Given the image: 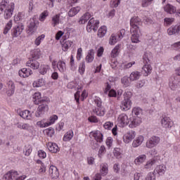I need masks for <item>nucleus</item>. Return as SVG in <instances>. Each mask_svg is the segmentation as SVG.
I'll return each mask as SVG.
<instances>
[{
    "label": "nucleus",
    "mask_w": 180,
    "mask_h": 180,
    "mask_svg": "<svg viewBox=\"0 0 180 180\" xmlns=\"http://www.w3.org/2000/svg\"><path fill=\"white\" fill-rule=\"evenodd\" d=\"M141 25V19L139 17H133L130 20L131 33L132 34L131 40L133 43H139V37H140V27Z\"/></svg>",
    "instance_id": "obj_1"
},
{
    "label": "nucleus",
    "mask_w": 180,
    "mask_h": 180,
    "mask_svg": "<svg viewBox=\"0 0 180 180\" xmlns=\"http://www.w3.org/2000/svg\"><path fill=\"white\" fill-rule=\"evenodd\" d=\"M4 11V18L11 19L12 15H13V11L15 9V4L9 3V0H4L0 4V12Z\"/></svg>",
    "instance_id": "obj_2"
},
{
    "label": "nucleus",
    "mask_w": 180,
    "mask_h": 180,
    "mask_svg": "<svg viewBox=\"0 0 180 180\" xmlns=\"http://www.w3.org/2000/svg\"><path fill=\"white\" fill-rule=\"evenodd\" d=\"M143 58L145 65L142 68V74L145 77H148L151 74V71H153V68L150 65V61L153 60V53L151 52H145Z\"/></svg>",
    "instance_id": "obj_3"
},
{
    "label": "nucleus",
    "mask_w": 180,
    "mask_h": 180,
    "mask_svg": "<svg viewBox=\"0 0 180 180\" xmlns=\"http://www.w3.org/2000/svg\"><path fill=\"white\" fill-rule=\"evenodd\" d=\"M49 99L47 100H41V103L39 105L37 111L35 112L36 117H41L43 115L46 113V112L49 111Z\"/></svg>",
    "instance_id": "obj_4"
},
{
    "label": "nucleus",
    "mask_w": 180,
    "mask_h": 180,
    "mask_svg": "<svg viewBox=\"0 0 180 180\" xmlns=\"http://www.w3.org/2000/svg\"><path fill=\"white\" fill-rule=\"evenodd\" d=\"M131 92L127 91L124 94V101H122L120 108L122 110H129L131 108Z\"/></svg>",
    "instance_id": "obj_5"
},
{
    "label": "nucleus",
    "mask_w": 180,
    "mask_h": 180,
    "mask_svg": "<svg viewBox=\"0 0 180 180\" xmlns=\"http://www.w3.org/2000/svg\"><path fill=\"white\" fill-rule=\"evenodd\" d=\"M4 179L5 180H24L25 178H26V176H19V174L18 172L15 170H11L8 172L4 176Z\"/></svg>",
    "instance_id": "obj_6"
},
{
    "label": "nucleus",
    "mask_w": 180,
    "mask_h": 180,
    "mask_svg": "<svg viewBox=\"0 0 180 180\" xmlns=\"http://www.w3.org/2000/svg\"><path fill=\"white\" fill-rule=\"evenodd\" d=\"M180 82L179 76H172L169 79V86L172 91H176Z\"/></svg>",
    "instance_id": "obj_7"
},
{
    "label": "nucleus",
    "mask_w": 180,
    "mask_h": 180,
    "mask_svg": "<svg viewBox=\"0 0 180 180\" xmlns=\"http://www.w3.org/2000/svg\"><path fill=\"white\" fill-rule=\"evenodd\" d=\"M160 137L153 136L146 141V146L147 148H154V147H157L160 144Z\"/></svg>",
    "instance_id": "obj_8"
},
{
    "label": "nucleus",
    "mask_w": 180,
    "mask_h": 180,
    "mask_svg": "<svg viewBox=\"0 0 180 180\" xmlns=\"http://www.w3.org/2000/svg\"><path fill=\"white\" fill-rule=\"evenodd\" d=\"M98 26H99V21L95 20L94 18H91L88 22V25L86 26V30L89 32H92V30L94 32H96V30H98Z\"/></svg>",
    "instance_id": "obj_9"
},
{
    "label": "nucleus",
    "mask_w": 180,
    "mask_h": 180,
    "mask_svg": "<svg viewBox=\"0 0 180 180\" xmlns=\"http://www.w3.org/2000/svg\"><path fill=\"white\" fill-rule=\"evenodd\" d=\"M141 124V117H136L133 116L129 120V127L131 129H134V127H137V126H140Z\"/></svg>",
    "instance_id": "obj_10"
},
{
    "label": "nucleus",
    "mask_w": 180,
    "mask_h": 180,
    "mask_svg": "<svg viewBox=\"0 0 180 180\" xmlns=\"http://www.w3.org/2000/svg\"><path fill=\"white\" fill-rule=\"evenodd\" d=\"M37 21L36 20V19H34V18L30 20V22L27 25V32L29 34H32V33H34V32L37 28Z\"/></svg>",
    "instance_id": "obj_11"
},
{
    "label": "nucleus",
    "mask_w": 180,
    "mask_h": 180,
    "mask_svg": "<svg viewBox=\"0 0 180 180\" xmlns=\"http://www.w3.org/2000/svg\"><path fill=\"white\" fill-rule=\"evenodd\" d=\"M118 123L120 124L122 127H124V126H127L129 123H130V120H129V117L126 114H121L118 116L117 118Z\"/></svg>",
    "instance_id": "obj_12"
},
{
    "label": "nucleus",
    "mask_w": 180,
    "mask_h": 180,
    "mask_svg": "<svg viewBox=\"0 0 180 180\" xmlns=\"http://www.w3.org/2000/svg\"><path fill=\"white\" fill-rule=\"evenodd\" d=\"M25 29V25L23 24H20L15 27H13L11 30V34L13 37H18L23 32Z\"/></svg>",
    "instance_id": "obj_13"
},
{
    "label": "nucleus",
    "mask_w": 180,
    "mask_h": 180,
    "mask_svg": "<svg viewBox=\"0 0 180 180\" xmlns=\"http://www.w3.org/2000/svg\"><path fill=\"white\" fill-rule=\"evenodd\" d=\"M161 124L165 129H171L174 126V122L168 117H165L161 120Z\"/></svg>",
    "instance_id": "obj_14"
},
{
    "label": "nucleus",
    "mask_w": 180,
    "mask_h": 180,
    "mask_svg": "<svg viewBox=\"0 0 180 180\" xmlns=\"http://www.w3.org/2000/svg\"><path fill=\"white\" fill-rule=\"evenodd\" d=\"M135 137L136 131H129L124 135L123 140L127 144H129V143H130V141H131V140H133Z\"/></svg>",
    "instance_id": "obj_15"
},
{
    "label": "nucleus",
    "mask_w": 180,
    "mask_h": 180,
    "mask_svg": "<svg viewBox=\"0 0 180 180\" xmlns=\"http://www.w3.org/2000/svg\"><path fill=\"white\" fill-rule=\"evenodd\" d=\"M33 99L34 105H39L42 102L41 101H47L49 98L47 97L41 98V94H40V92H37L34 94Z\"/></svg>",
    "instance_id": "obj_16"
},
{
    "label": "nucleus",
    "mask_w": 180,
    "mask_h": 180,
    "mask_svg": "<svg viewBox=\"0 0 180 180\" xmlns=\"http://www.w3.org/2000/svg\"><path fill=\"white\" fill-rule=\"evenodd\" d=\"M6 85L8 88V91H7L8 96H12L13 94H15V83L12 80H8L6 83Z\"/></svg>",
    "instance_id": "obj_17"
},
{
    "label": "nucleus",
    "mask_w": 180,
    "mask_h": 180,
    "mask_svg": "<svg viewBox=\"0 0 180 180\" xmlns=\"http://www.w3.org/2000/svg\"><path fill=\"white\" fill-rule=\"evenodd\" d=\"M90 136H92L97 143H102L103 141V134L99 131L91 132Z\"/></svg>",
    "instance_id": "obj_18"
},
{
    "label": "nucleus",
    "mask_w": 180,
    "mask_h": 180,
    "mask_svg": "<svg viewBox=\"0 0 180 180\" xmlns=\"http://www.w3.org/2000/svg\"><path fill=\"white\" fill-rule=\"evenodd\" d=\"M49 174L53 179H57L59 176L58 169L56 166L51 165L49 167Z\"/></svg>",
    "instance_id": "obj_19"
},
{
    "label": "nucleus",
    "mask_w": 180,
    "mask_h": 180,
    "mask_svg": "<svg viewBox=\"0 0 180 180\" xmlns=\"http://www.w3.org/2000/svg\"><path fill=\"white\" fill-rule=\"evenodd\" d=\"M144 141V136H139L136 137L132 142V147L134 148H137V147H140L143 142Z\"/></svg>",
    "instance_id": "obj_20"
},
{
    "label": "nucleus",
    "mask_w": 180,
    "mask_h": 180,
    "mask_svg": "<svg viewBox=\"0 0 180 180\" xmlns=\"http://www.w3.org/2000/svg\"><path fill=\"white\" fill-rule=\"evenodd\" d=\"M26 65L27 67L32 68V70H39V67H40V63L36 60H30L27 62Z\"/></svg>",
    "instance_id": "obj_21"
},
{
    "label": "nucleus",
    "mask_w": 180,
    "mask_h": 180,
    "mask_svg": "<svg viewBox=\"0 0 180 180\" xmlns=\"http://www.w3.org/2000/svg\"><path fill=\"white\" fill-rule=\"evenodd\" d=\"M165 171H167V167L164 165H160L156 167L154 170L153 174H158V175H164L165 174Z\"/></svg>",
    "instance_id": "obj_22"
},
{
    "label": "nucleus",
    "mask_w": 180,
    "mask_h": 180,
    "mask_svg": "<svg viewBox=\"0 0 180 180\" xmlns=\"http://www.w3.org/2000/svg\"><path fill=\"white\" fill-rule=\"evenodd\" d=\"M18 114L20 117H22V119H25L26 120H30L32 119V113L27 110L20 111Z\"/></svg>",
    "instance_id": "obj_23"
},
{
    "label": "nucleus",
    "mask_w": 180,
    "mask_h": 180,
    "mask_svg": "<svg viewBox=\"0 0 180 180\" xmlns=\"http://www.w3.org/2000/svg\"><path fill=\"white\" fill-rule=\"evenodd\" d=\"M47 148L51 153H58L60 151V148L54 143H48Z\"/></svg>",
    "instance_id": "obj_24"
},
{
    "label": "nucleus",
    "mask_w": 180,
    "mask_h": 180,
    "mask_svg": "<svg viewBox=\"0 0 180 180\" xmlns=\"http://www.w3.org/2000/svg\"><path fill=\"white\" fill-rule=\"evenodd\" d=\"M146 160H147V155H140L135 159L134 164L136 165H141V164L145 162Z\"/></svg>",
    "instance_id": "obj_25"
},
{
    "label": "nucleus",
    "mask_w": 180,
    "mask_h": 180,
    "mask_svg": "<svg viewBox=\"0 0 180 180\" xmlns=\"http://www.w3.org/2000/svg\"><path fill=\"white\" fill-rule=\"evenodd\" d=\"M141 77V72L139 71H134L130 74L129 79L130 81H137L140 79Z\"/></svg>",
    "instance_id": "obj_26"
},
{
    "label": "nucleus",
    "mask_w": 180,
    "mask_h": 180,
    "mask_svg": "<svg viewBox=\"0 0 180 180\" xmlns=\"http://www.w3.org/2000/svg\"><path fill=\"white\" fill-rule=\"evenodd\" d=\"M89 19H91V14L89 13H86L80 18L79 23V25H84V23H86Z\"/></svg>",
    "instance_id": "obj_27"
},
{
    "label": "nucleus",
    "mask_w": 180,
    "mask_h": 180,
    "mask_svg": "<svg viewBox=\"0 0 180 180\" xmlns=\"http://www.w3.org/2000/svg\"><path fill=\"white\" fill-rule=\"evenodd\" d=\"M157 162V160L155 159H150L146 162V163L144 165L145 169H151L154 165H155V163Z\"/></svg>",
    "instance_id": "obj_28"
},
{
    "label": "nucleus",
    "mask_w": 180,
    "mask_h": 180,
    "mask_svg": "<svg viewBox=\"0 0 180 180\" xmlns=\"http://www.w3.org/2000/svg\"><path fill=\"white\" fill-rule=\"evenodd\" d=\"M132 115L135 117H141V115H143V110H141L140 107H135L132 109Z\"/></svg>",
    "instance_id": "obj_29"
},
{
    "label": "nucleus",
    "mask_w": 180,
    "mask_h": 180,
    "mask_svg": "<svg viewBox=\"0 0 180 180\" xmlns=\"http://www.w3.org/2000/svg\"><path fill=\"white\" fill-rule=\"evenodd\" d=\"M165 11L167 13L172 14V13H175V12H176V8H175V6H174L171 4H167L165 7Z\"/></svg>",
    "instance_id": "obj_30"
},
{
    "label": "nucleus",
    "mask_w": 180,
    "mask_h": 180,
    "mask_svg": "<svg viewBox=\"0 0 180 180\" xmlns=\"http://www.w3.org/2000/svg\"><path fill=\"white\" fill-rule=\"evenodd\" d=\"M26 19V14L25 12H20L14 17L15 22H19V20H25Z\"/></svg>",
    "instance_id": "obj_31"
},
{
    "label": "nucleus",
    "mask_w": 180,
    "mask_h": 180,
    "mask_svg": "<svg viewBox=\"0 0 180 180\" xmlns=\"http://www.w3.org/2000/svg\"><path fill=\"white\" fill-rule=\"evenodd\" d=\"M94 56H95L94 49L89 51L87 56H86V63H92L94 61Z\"/></svg>",
    "instance_id": "obj_32"
},
{
    "label": "nucleus",
    "mask_w": 180,
    "mask_h": 180,
    "mask_svg": "<svg viewBox=\"0 0 180 180\" xmlns=\"http://www.w3.org/2000/svg\"><path fill=\"white\" fill-rule=\"evenodd\" d=\"M18 129H20V130H29L30 129V125L26 123L17 122L15 124Z\"/></svg>",
    "instance_id": "obj_33"
},
{
    "label": "nucleus",
    "mask_w": 180,
    "mask_h": 180,
    "mask_svg": "<svg viewBox=\"0 0 180 180\" xmlns=\"http://www.w3.org/2000/svg\"><path fill=\"white\" fill-rule=\"evenodd\" d=\"M120 53V45H117L111 51V57L116 58Z\"/></svg>",
    "instance_id": "obj_34"
},
{
    "label": "nucleus",
    "mask_w": 180,
    "mask_h": 180,
    "mask_svg": "<svg viewBox=\"0 0 180 180\" xmlns=\"http://www.w3.org/2000/svg\"><path fill=\"white\" fill-rule=\"evenodd\" d=\"M119 40H120V39H119V37L117 34H112L110 37L109 44L113 46L116 44V43H117Z\"/></svg>",
    "instance_id": "obj_35"
},
{
    "label": "nucleus",
    "mask_w": 180,
    "mask_h": 180,
    "mask_svg": "<svg viewBox=\"0 0 180 180\" xmlns=\"http://www.w3.org/2000/svg\"><path fill=\"white\" fill-rule=\"evenodd\" d=\"M31 56L34 60H39L41 56V51L40 49H35L31 52Z\"/></svg>",
    "instance_id": "obj_36"
},
{
    "label": "nucleus",
    "mask_w": 180,
    "mask_h": 180,
    "mask_svg": "<svg viewBox=\"0 0 180 180\" xmlns=\"http://www.w3.org/2000/svg\"><path fill=\"white\" fill-rule=\"evenodd\" d=\"M74 137V132L72 130L68 131L63 136V141H70Z\"/></svg>",
    "instance_id": "obj_37"
},
{
    "label": "nucleus",
    "mask_w": 180,
    "mask_h": 180,
    "mask_svg": "<svg viewBox=\"0 0 180 180\" xmlns=\"http://www.w3.org/2000/svg\"><path fill=\"white\" fill-rule=\"evenodd\" d=\"M79 11H81L80 7L77 6V7L72 8L69 11L68 15L70 18H72V16H75V15H77V13H78Z\"/></svg>",
    "instance_id": "obj_38"
},
{
    "label": "nucleus",
    "mask_w": 180,
    "mask_h": 180,
    "mask_svg": "<svg viewBox=\"0 0 180 180\" xmlns=\"http://www.w3.org/2000/svg\"><path fill=\"white\" fill-rule=\"evenodd\" d=\"M97 116H104L105 115V108L103 107H98L93 110Z\"/></svg>",
    "instance_id": "obj_39"
},
{
    "label": "nucleus",
    "mask_w": 180,
    "mask_h": 180,
    "mask_svg": "<svg viewBox=\"0 0 180 180\" xmlns=\"http://www.w3.org/2000/svg\"><path fill=\"white\" fill-rule=\"evenodd\" d=\"M46 84V81L44 79H39L33 82V86L34 88H39V86H43Z\"/></svg>",
    "instance_id": "obj_40"
},
{
    "label": "nucleus",
    "mask_w": 180,
    "mask_h": 180,
    "mask_svg": "<svg viewBox=\"0 0 180 180\" xmlns=\"http://www.w3.org/2000/svg\"><path fill=\"white\" fill-rule=\"evenodd\" d=\"M129 77L127 76H124L121 79V82L122 84V85H124L125 86V88H127V86H130V84H131V80L130 79H129Z\"/></svg>",
    "instance_id": "obj_41"
},
{
    "label": "nucleus",
    "mask_w": 180,
    "mask_h": 180,
    "mask_svg": "<svg viewBox=\"0 0 180 180\" xmlns=\"http://www.w3.org/2000/svg\"><path fill=\"white\" fill-rule=\"evenodd\" d=\"M57 68L60 72H64L66 70L65 63L64 61L59 60L57 63Z\"/></svg>",
    "instance_id": "obj_42"
},
{
    "label": "nucleus",
    "mask_w": 180,
    "mask_h": 180,
    "mask_svg": "<svg viewBox=\"0 0 180 180\" xmlns=\"http://www.w3.org/2000/svg\"><path fill=\"white\" fill-rule=\"evenodd\" d=\"M49 65H43L41 66V68L39 69V74H41V75H46V74H47V71H49Z\"/></svg>",
    "instance_id": "obj_43"
},
{
    "label": "nucleus",
    "mask_w": 180,
    "mask_h": 180,
    "mask_svg": "<svg viewBox=\"0 0 180 180\" xmlns=\"http://www.w3.org/2000/svg\"><path fill=\"white\" fill-rule=\"evenodd\" d=\"M72 45V41H65L62 44V49L63 51H67L70 47Z\"/></svg>",
    "instance_id": "obj_44"
},
{
    "label": "nucleus",
    "mask_w": 180,
    "mask_h": 180,
    "mask_svg": "<svg viewBox=\"0 0 180 180\" xmlns=\"http://www.w3.org/2000/svg\"><path fill=\"white\" fill-rule=\"evenodd\" d=\"M101 174L103 175V176L108 175V164L101 165Z\"/></svg>",
    "instance_id": "obj_45"
},
{
    "label": "nucleus",
    "mask_w": 180,
    "mask_h": 180,
    "mask_svg": "<svg viewBox=\"0 0 180 180\" xmlns=\"http://www.w3.org/2000/svg\"><path fill=\"white\" fill-rule=\"evenodd\" d=\"M32 151H33V147L30 145L26 146L24 150V154L27 157H29L32 154Z\"/></svg>",
    "instance_id": "obj_46"
},
{
    "label": "nucleus",
    "mask_w": 180,
    "mask_h": 180,
    "mask_svg": "<svg viewBox=\"0 0 180 180\" xmlns=\"http://www.w3.org/2000/svg\"><path fill=\"white\" fill-rule=\"evenodd\" d=\"M106 34V27L103 26L101 28H99L98 31V37H103Z\"/></svg>",
    "instance_id": "obj_47"
},
{
    "label": "nucleus",
    "mask_w": 180,
    "mask_h": 180,
    "mask_svg": "<svg viewBox=\"0 0 180 180\" xmlns=\"http://www.w3.org/2000/svg\"><path fill=\"white\" fill-rule=\"evenodd\" d=\"M60 23V15L58 14L54 15L52 18V25L56 27Z\"/></svg>",
    "instance_id": "obj_48"
},
{
    "label": "nucleus",
    "mask_w": 180,
    "mask_h": 180,
    "mask_svg": "<svg viewBox=\"0 0 180 180\" xmlns=\"http://www.w3.org/2000/svg\"><path fill=\"white\" fill-rule=\"evenodd\" d=\"M44 37H46V35L44 34H41L39 37H38L34 41V44L36 46H40V43H41V41L44 40Z\"/></svg>",
    "instance_id": "obj_49"
},
{
    "label": "nucleus",
    "mask_w": 180,
    "mask_h": 180,
    "mask_svg": "<svg viewBox=\"0 0 180 180\" xmlns=\"http://www.w3.org/2000/svg\"><path fill=\"white\" fill-rule=\"evenodd\" d=\"M58 120V116L53 115L50 117L49 122H48L47 123L49 126H51V124H54V123H56V120Z\"/></svg>",
    "instance_id": "obj_50"
},
{
    "label": "nucleus",
    "mask_w": 180,
    "mask_h": 180,
    "mask_svg": "<svg viewBox=\"0 0 180 180\" xmlns=\"http://www.w3.org/2000/svg\"><path fill=\"white\" fill-rule=\"evenodd\" d=\"M167 33L169 36H172V34H175V33H178L176 31V27L172 26L167 30Z\"/></svg>",
    "instance_id": "obj_51"
},
{
    "label": "nucleus",
    "mask_w": 180,
    "mask_h": 180,
    "mask_svg": "<svg viewBox=\"0 0 180 180\" xmlns=\"http://www.w3.org/2000/svg\"><path fill=\"white\" fill-rule=\"evenodd\" d=\"M105 153H106V148H105V146H101L98 150V154L99 158H102V157Z\"/></svg>",
    "instance_id": "obj_52"
},
{
    "label": "nucleus",
    "mask_w": 180,
    "mask_h": 180,
    "mask_svg": "<svg viewBox=\"0 0 180 180\" xmlns=\"http://www.w3.org/2000/svg\"><path fill=\"white\" fill-rule=\"evenodd\" d=\"M12 27V20H10L6 25L4 30V34H7L8 32L11 30Z\"/></svg>",
    "instance_id": "obj_53"
},
{
    "label": "nucleus",
    "mask_w": 180,
    "mask_h": 180,
    "mask_svg": "<svg viewBox=\"0 0 180 180\" xmlns=\"http://www.w3.org/2000/svg\"><path fill=\"white\" fill-rule=\"evenodd\" d=\"M153 1L154 0H142L141 6L143 8H147V6H150L153 4Z\"/></svg>",
    "instance_id": "obj_54"
},
{
    "label": "nucleus",
    "mask_w": 180,
    "mask_h": 180,
    "mask_svg": "<svg viewBox=\"0 0 180 180\" xmlns=\"http://www.w3.org/2000/svg\"><path fill=\"white\" fill-rule=\"evenodd\" d=\"M79 72L82 75L85 72V62H82L79 66Z\"/></svg>",
    "instance_id": "obj_55"
},
{
    "label": "nucleus",
    "mask_w": 180,
    "mask_h": 180,
    "mask_svg": "<svg viewBox=\"0 0 180 180\" xmlns=\"http://www.w3.org/2000/svg\"><path fill=\"white\" fill-rule=\"evenodd\" d=\"M47 16H49V12H47V11L41 13L39 18L40 22H44V20L46 19V18H47Z\"/></svg>",
    "instance_id": "obj_56"
},
{
    "label": "nucleus",
    "mask_w": 180,
    "mask_h": 180,
    "mask_svg": "<svg viewBox=\"0 0 180 180\" xmlns=\"http://www.w3.org/2000/svg\"><path fill=\"white\" fill-rule=\"evenodd\" d=\"M37 126L39 127H49V124L48 122H44V121H39L37 122Z\"/></svg>",
    "instance_id": "obj_57"
},
{
    "label": "nucleus",
    "mask_w": 180,
    "mask_h": 180,
    "mask_svg": "<svg viewBox=\"0 0 180 180\" xmlns=\"http://www.w3.org/2000/svg\"><path fill=\"white\" fill-rule=\"evenodd\" d=\"M114 155L116 157V158H122V153H120V149L116 148L114 150Z\"/></svg>",
    "instance_id": "obj_58"
},
{
    "label": "nucleus",
    "mask_w": 180,
    "mask_h": 180,
    "mask_svg": "<svg viewBox=\"0 0 180 180\" xmlns=\"http://www.w3.org/2000/svg\"><path fill=\"white\" fill-rule=\"evenodd\" d=\"M173 22H174V18H165V26H169L172 25Z\"/></svg>",
    "instance_id": "obj_59"
},
{
    "label": "nucleus",
    "mask_w": 180,
    "mask_h": 180,
    "mask_svg": "<svg viewBox=\"0 0 180 180\" xmlns=\"http://www.w3.org/2000/svg\"><path fill=\"white\" fill-rule=\"evenodd\" d=\"M44 133H46V134L49 137H53V134H54V129L49 128L44 131Z\"/></svg>",
    "instance_id": "obj_60"
},
{
    "label": "nucleus",
    "mask_w": 180,
    "mask_h": 180,
    "mask_svg": "<svg viewBox=\"0 0 180 180\" xmlns=\"http://www.w3.org/2000/svg\"><path fill=\"white\" fill-rule=\"evenodd\" d=\"M103 127L105 130H110V128L113 127V123L110 122H107L104 124Z\"/></svg>",
    "instance_id": "obj_61"
},
{
    "label": "nucleus",
    "mask_w": 180,
    "mask_h": 180,
    "mask_svg": "<svg viewBox=\"0 0 180 180\" xmlns=\"http://www.w3.org/2000/svg\"><path fill=\"white\" fill-rule=\"evenodd\" d=\"M38 155L39 158H46V157H47V154L43 150L38 151Z\"/></svg>",
    "instance_id": "obj_62"
},
{
    "label": "nucleus",
    "mask_w": 180,
    "mask_h": 180,
    "mask_svg": "<svg viewBox=\"0 0 180 180\" xmlns=\"http://www.w3.org/2000/svg\"><path fill=\"white\" fill-rule=\"evenodd\" d=\"M146 180H155V174H154V173H148Z\"/></svg>",
    "instance_id": "obj_63"
},
{
    "label": "nucleus",
    "mask_w": 180,
    "mask_h": 180,
    "mask_svg": "<svg viewBox=\"0 0 180 180\" xmlns=\"http://www.w3.org/2000/svg\"><path fill=\"white\" fill-rule=\"evenodd\" d=\"M91 148L92 150H98V148H99V143H98V141H93L91 142Z\"/></svg>",
    "instance_id": "obj_64"
}]
</instances>
